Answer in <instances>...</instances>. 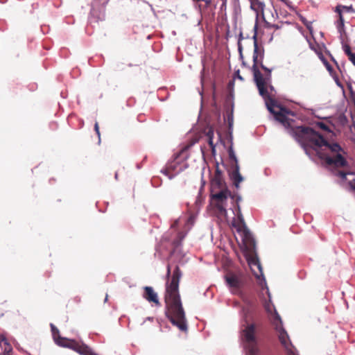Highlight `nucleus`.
<instances>
[{"instance_id": "obj_1", "label": "nucleus", "mask_w": 355, "mask_h": 355, "mask_svg": "<svg viewBox=\"0 0 355 355\" xmlns=\"http://www.w3.org/2000/svg\"><path fill=\"white\" fill-rule=\"evenodd\" d=\"M293 136L300 144L305 153L312 159L314 155L325 161L329 166L343 168L338 175L348 181L350 187L355 190L354 173L349 168L347 153L337 143L327 142L320 135L309 127L297 126L292 130Z\"/></svg>"}, {"instance_id": "obj_2", "label": "nucleus", "mask_w": 355, "mask_h": 355, "mask_svg": "<svg viewBox=\"0 0 355 355\" xmlns=\"http://www.w3.org/2000/svg\"><path fill=\"white\" fill-rule=\"evenodd\" d=\"M254 40L253 65L252 71L254 76V80L258 88L259 94L265 101L266 105L269 112L274 113L277 119L284 121L285 120V110L280 107L276 106L274 102L269 99V89L274 90L272 85V69L267 68L263 64L264 50L259 47L257 40V33L252 37Z\"/></svg>"}, {"instance_id": "obj_3", "label": "nucleus", "mask_w": 355, "mask_h": 355, "mask_svg": "<svg viewBox=\"0 0 355 355\" xmlns=\"http://www.w3.org/2000/svg\"><path fill=\"white\" fill-rule=\"evenodd\" d=\"M182 272L178 266L173 272L172 279L168 284L166 283L165 302L166 315L171 322L176 326L180 331H187V323L185 313L183 309L178 287Z\"/></svg>"}, {"instance_id": "obj_4", "label": "nucleus", "mask_w": 355, "mask_h": 355, "mask_svg": "<svg viewBox=\"0 0 355 355\" xmlns=\"http://www.w3.org/2000/svg\"><path fill=\"white\" fill-rule=\"evenodd\" d=\"M262 288H266L268 296V300L265 301L263 304L265 310L267 312L269 319L270 320L272 325L275 327V329L278 334V338L282 345L284 347V349L287 351L288 355H296L293 349V345L290 341L289 336L282 326V319L278 314L274 304L271 302V296L268 286H263Z\"/></svg>"}, {"instance_id": "obj_5", "label": "nucleus", "mask_w": 355, "mask_h": 355, "mask_svg": "<svg viewBox=\"0 0 355 355\" xmlns=\"http://www.w3.org/2000/svg\"><path fill=\"white\" fill-rule=\"evenodd\" d=\"M262 288H266L268 296V300L265 301L263 304L265 310L267 312L269 319L270 320L272 325L275 327V329L278 334V338L282 345L284 347V349L287 351L288 355H296L293 349V345L290 341L289 336L282 326V319L278 314L274 304L271 302V296L268 286H263Z\"/></svg>"}, {"instance_id": "obj_6", "label": "nucleus", "mask_w": 355, "mask_h": 355, "mask_svg": "<svg viewBox=\"0 0 355 355\" xmlns=\"http://www.w3.org/2000/svg\"><path fill=\"white\" fill-rule=\"evenodd\" d=\"M211 203L214 205L215 214L219 218L227 219V207L229 198L233 200L231 193L222 188L223 181L220 177H215L211 180Z\"/></svg>"}, {"instance_id": "obj_7", "label": "nucleus", "mask_w": 355, "mask_h": 355, "mask_svg": "<svg viewBox=\"0 0 355 355\" xmlns=\"http://www.w3.org/2000/svg\"><path fill=\"white\" fill-rule=\"evenodd\" d=\"M251 314V309L245 307L242 309V318L244 321L243 329L241 332V338L246 350V355H258L257 340L255 336V326L248 323V317Z\"/></svg>"}, {"instance_id": "obj_8", "label": "nucleus", "mask_w": 355, "mask_h": 355, "mask_svg": "<svg viewBox=\"0 0 355 355\" xmlns=\"http://www.w3.org/2000/svg\"><path fill=\"white\" fill-rule=\"evenodd\" d=\"M237 209L238 212L236 214V217L233 218L232 226L236 230V232L239 235L241 242L245 245L251 241L252 235L245 225L239 205H237Z\"/></svg>"}, {"instance_id": "obj_9", "label": "nucleus", "mask_w": 355, "mask_h": 355, "mask_svg": "<svg viewBox=\"0 0 355 355\" xmlns=\"http://www.w3.org/2000/svg\"><path fill=\"white\" fill-rule=\"evenodd\" d=\"M195 223V216L191 215L189 216H184L177 219L173 224L171 225L172 228H175L179 226H184V231L178 233V239L174 241L175 246L180 245L182 241L186 236L187 232L191 229Z\"/></svg>"}, {"instance_id": "obj_10", "label": "nucleus", "mask_w": 355, "mask_h": 355, "mask_svg": "<svg viewBox=\"0 0 355 355\" xmlns=\"http://www.w3.org/2000/svg\"><path fill=\"white\" fill-rule=\"evenodd\" d=\"M225 279L227 286L232 294L237 295L242 294L241 288L243 285V282L240 275L229 273L225 276Z\"/></svg>"}, {"instance_id": "obj_11", "label": "nucleus", "mask_w": 355, "mask_h": 355, "mask_svg": "<svg viewBox=\"0 0 355 355\" xmlns=\"http://www.w3.org/2000/svg\"><path fill=\"white\" fill-rule=\"evenodd\" d=\"M229 157L231 160L234 162L233 165L232 171L230 173V178L233 181V183L236 189L239 188V184L243 180V178L239 172V164L238 159L235 155L234 150L232 146H230L228 150Z\"/></svg>"}, {"instance_id": "obj_12", "label": "nucleus", "mask_w": 355, "mask_h": 355, "mask_svg": "<svg viewBox=\"0 0 355 355\" xmlns=\"http://www.w3.org/2000/svg\"><path fill=\"white\" fill-rule=\"evenodd\" d=\"M248 262L252 272L256 278L259 280V284L263 288V286L266 287V282L263 276L262 267L259 259L256 257H252L248 259Z\"/></svg>"}, {"instance_id": "obj_13", "label": "nucleus", "mask_w": 355, "mask_h": 355, "mask_svg": "<svg viewBox=\"0 0 355 355\" xmlns=\"http://www.w3.org/2000/svg\"><path fill=\"white\" fill-rule=\"evenodd\" d=\"M51 329L53 340L58 345L71 349L73 344L76 343V340H70L64 337H61L59 330L53 324H51Z\"/></svg>"}, {"instance_id": "obj_14", "label": "nucleus", "mask_w": 355, "mask_h": 355, "mask_svg": "<svg viewBox=\"0 0 355 355\" xmlns=\"http://www.w3.org/2000/svg\"><path fill=\"white\" fill-rule=\"evenodd\" d=\"M182 168L175 161L168 163L166 168L162 169L161 172L166 175L170 180L173 178L177 174L182 171Z\"/></svg>"}, {"instance_id": "obj_15", "label": "nucleus", "mask_w": 355, "mask_h": 355, "mask_svg": "<svg viewBox=\"0 0 355 355\" xmlns=\"http://www.w3.org/2000/svg\"><path fill=\"white\" fill-rule=\"evenodd\" d=\"M144 293L143 297L149 302H153L157 306H159L160 303L159 301L157 293L153 290L151 286H145L144 288Z\"/></svg>"}, {"instance_id": "obj_16", "label": "nucleus", "mask_w": 355, "mask_h": 355, "mask_svg": "<svg viewBox=\"0 0 355 355\" xmlns=\"http://www.w3.org/2000/svg\"><path fill=\"white\" fill-rule=\"evenodd\" d=\"M250 8L256 13L257 19L261 17L265 21L264 8L265 4L260 0H252L250 2Z\"/></svg>"}, {"instance_id": "obj_17", "label": "nucleus", "mask_w": 355, "mask_h": 355, "mask_svg": "<svg viewBox=\"0 0 355 355\" xmlns=\"http://www.w3.org/2000/svg\"><path fill=\"white\" fill-rule=\"evenodd\" d=\"M275 92V89L273 91H271L269 89V99H271L273 102H274V104L276 105V106H278V107H280L281 108H282L283 110H285V113H284V116H285V120L284 121H282L279 119H277L275 114L271 112H270L271 114H273L274 116V118L275 119L279 122L280 123H282L285 128H289L291 126V121L290 119L288 118V115L291 114V115H293V113H291L290 111L287 110L286 108L277 105L275 102V101L274 99L272 98V93Z\"/></svg>"}, {"instance_id": "obj_18", "label": "nucleus", "mask_w": 355, "mask_h": 355, "mask_svg": "<svg viewBox=\"0 0 355 355\" xmlns=\"http://www.w3.org/2000/svg\"><path fill=\"white\" fill-rule=\"evenodd\" d=\"M73 350L78 352L81 355H98L93 350L85 344H79L78 342L73 344L71 347Z\"/></svg>"}, {"instance_id": "obj_19", "label": "nucleus", "mask_w": 355, "mask_h": 355, "mask_svg": "<svg viewBox=\"0 0 355 355\" xmlns=\"http://www.w3.org/2000/svg\"><path fill=\"white\" fill-rule=\"evenodd\" d=\"M335 11L338 13L341 14H343V12L355 13V9L353 8L352 6L338 5L336 7Z\"/></svg>"}, {"instance_id": "obj_20", "label": "nucleus", "mask_w": 355, "mask_h": 355, "mask_svg": "<svg viewBox=\"0 0 355 355\" xmlns=\"http://www.w3.org/2000/svg\"><path fill=\"white\" fill-rule=\"evenodd\" d=\"M214 132L212 129H209L207 132V137L208 138V143L209 144V146L214 148V141H213V139H214Z\"/></svg>"}, {"instance_id": "obj_21", "label": "nucleus", "mask_w": 355, "mask_h": 355, "mask_svg": "<svg viewBox=\"0 0 355 355\" xmlns=\"http://www.w3.org/2000/svg\"><path fill=\"white\" fill-rule=\"evenodd\" d=\"M339 15V19L337 21V28L340 33L343 30L344 28V18L343 14L338 13Z\"/></svg>"}, {"instance_id": "obj_22", "label": "nucleus", "mask_w": 355, "mask_h": 355, "mask_svg": "<svg viewBox=\"0 0 355 355\" xmlns=\"http://www.w3.org/2000/svg\"><path fill=\"white\" fill-rule=\"evenodd\" d=\"M300 19L302 21V23L306 26V28L311 31L312 28V23L306 20V19L302 16L300 17Z\"/></svg>"}, {"instance_id": "obj_23", "label": "nucleus", "mask_w": 355, "mask_h": 355, "mask_svg": "<svg viewBox=\"0 0 355 355\" xmlns=\"http://www.w3.org/2000/svg\"><path fill=\"white\" fill-rule=\"evenodd\" d=\"M343 50H344L345 53L348 55V57H350V55L354 54L351 51V49H350L349 46H348V45H345L343 46Z\"/></svg>"}, {"instance_id": "obj_24", "label": "nucleus", "mask_w": 355, "mask_h": 355, "mask_svg": "<svg viewBox=\"0 0 355 355\" xmlns=\"http://www.w3.org/2000/svg\"><path fill=\"white\" fill-rule=\"evenodd\" d=\"M238 51L239 52V55L240 57L242 58H243V46H242V44H241V42H238Z\"/></svg>"}, {"instance_id": "obj_25", "label": "nucleus", "mask_w": 355, "mask_h": 355, "mask_svg": "<svg viewBox=\"0 0 355 355\" xmlns=\"http://www.w3.org/2000/svg\"><path fill=\"white\" fill-rule=\"evenodd\" d=\"M266 26L268 27V28H275V29H279L280 28V26L277 24H269V23H267L266 22Z\"/></svg>"}, {"instance_id": "obj_26", "label": "nucleus", "mask_w": 355, "mask_h": 355, "mask_svg": "<svg viewBox=\"0 0 355 355\" xmlns=\"http://www.w3.org/2000/svg\"><path fill=\"white\" fill-rule=\"evenodd\" d=\"M94 130L98 135V137L100 138V131H99V127L98 122H96L94 124Z\"/></svg>"}, {"instance_id": "obj_27", "label": "nucleus", "mask_w": 355, "mask_h": 355, "mask_svg": "<svg viewBox=\"0 0 355 355\" xmlns=\"http://www.w3.org/2000/svg\"><path fill=\"white\" fill-rule=\"evenodd\" d=\"M318 125L320 128H322V130H328V127L326 124H324V123H318Z\"/></svg>"}, {"instance_id": "obj_28", "label": "nucleus", "mask_w": 355, "mask_h": 355, "mask_svg": "<svg viewBox=\"0 0 355 355\" xmlns=\"http://www.w3.org/2000/svg\"><path fill=\"white\" fill-rule=\"evenodd\" d=\"M349 60L353 63V64L355 66V54L350 55V57H349Z\"/></svg>"}, {"instance_id": "obj_29", "label": "nucleus", "mask_w": 355, "mask_h": 355, "mask_svg": "<svg viewBox=\"0 0 355 355\" xmlns=\"http://www.w3.org/2000/svg\"><path fill=\"white\" fill-rule=\"evenodd\" d=\"M192 1H196V2L203 1L207 5L210 4L212 1V0H192Z\"/></svg>"}, {"instance_id": "obj_30", "label": "nucleus", "mask_w": 355, "mask_h": 355, "mask_svg": "<svg viewBox=\"0 0 355 355\" xmlns=\"http://www.w3.org/2000/svg\"><path fill=\"white\" fill-rule=\"evenodd\" d=\"M324 64H325V66H326V67H327V69L330 73H331V71H332V70H333V69H332V67H331V65H330L327 62H324Z\"/></svg>"}, {"instance_id": "obj_31", "label": "nucleus", "mask_w": 355, "mask_h": 355, "mask_svg": "<svg viewBox=\"0 0 355 355\" xmlns=\"http://www.w3.org/2000/svg\"><path fill=\"white\" fill-rule=\"evenodd\" d=\"M170 274H171V269H170V266H167V273H166V276H167L168 278L169 277Z\"/></svg>"}, {"instance_id": "obj_32", "label": "nucleus", "mask_w": 355, "mask_h": 355, "mask_svg": "<svg viewBox=\"0 0 355 355\" xmlns=\"http://www.w3.org/2000/svg\"><path fill=\"white\" fill-rule=\"evenodd\" d=\"M228 120H229L230 128H231L232 126V123H233L232 116H231V119L229 117Z\"/></svg>"}, {"instance_id": "obj_33", "label": "nucleus", "mask_w": 355, "mask_h": 355, "mask_svg": "<svg viewBox=\"0 0 355 355\" xmlns=\"http://www.w3.org/2000/svg\"><path fill=\"white\" fill-rule=\"evenodd\" d=\"M243 39V37L242 33H241L239 34V40H238V42H241V40H242Z\"/></svg>"}, {"instance_id": "obj_34", "label": "nucleus", "mask_w": 355, "mask_h": 355, "mask_svg": "<svg viewBox=\"0 0 355 355\" xmlns=\"http://www.w3.org/2000/svg\"><path fill=\"white\" fill-rule=\"evenodd\" d=\"M291 3H291L290 1H288V3H285V4H286L288 7H289V8H292V6H291Z\"/></svg>"}, {"instance_id": "obj_35", "label": "nucleus", "mask_w": 355, "mask_h": 355, "mask_svg": "<svg viewBox=\"0 0 355 355\" xmlns=\"http://www.w3.org/2000/svg\"><path fill=\"white\" fill-rule=\"evenodd\" d=\"M146 320H150V321H153V318H152V317H148V318H146Z\"/></svg>"}, {"instance_id": "obj_36", "label": "nucleus", "mask_w": 355, "mask_h": 355, "mask_svg": "<svg viewBox=\"0 0 355 355\" xmlns=\"http://www.w3.org/2000/svg\"><path fill=\"white\" fill-rule=\"evenodd\" d=\"M293 349H294L295 354L298 355V354L297 353L296 349H295V348L294 347H293ZM285 351H286V355H288L287 351L286 349H285Z\"/></svg>"}, {"instance_id": "obj_37", "label": "nucleus", "mask_w": 355, "mask_h": 355, "mask_svg": "<svg viewBox=\"0 0 355 355\" xmlns=\"http://www.w3.org/2000/svg\"><path fill=\"white\" fill-rule=\"evenodd\" d=\"M241 200V198L240 196H239V197L237 198V202H238L239 201H240Z\"/></svg>"}, {"instance_id": "obj_38", "label": "nucleus", "mask_w": 355, "mask_h": 355, "mask_svg": "<svg viewBox=\"0 0 355 355\" xmlns=\"http://www.w3.org/2000/svg\"><path fill=\"white\" fill-rule=\"evenodd\" d=\"M115 178L117 179L118 178V174L117 173H115Z\"/></svg>"}, {"instance_id": "obj_39", "label": "nucleus", "mask_w": 355, "mask_h": 355, "mask_svg": "<svg viewBox=\"0 0 355 355\" xmlns=\"http://www.w3.org/2000/svg\"><path fill=\"white\" fill-rule=\"evenodd\" d=\"M107 295H106V297H105V301H107Z\"/></svg>"}, {"instance_id": "obj_40", "label": "nucleus", "mask_w": 355, "mask_h": 355, "mask_svg": "<svg viewBox=\"0 0 355 355\" xmlns=\"http://www.w3.org/2000/svg\"><path fill=\"white\" fill-rule=\"evenodd\" d=\"M252 0H249L250 3L252 1Z\"/></svg>"}]
</instances>
